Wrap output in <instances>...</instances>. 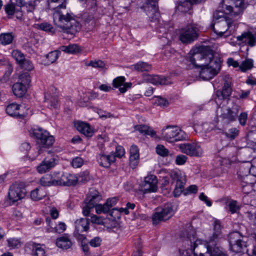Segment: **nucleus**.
Listing matches in <instances>:
<instances>
[{
  "label": "nucleus",
  "instance_id": "nucleus-1",
  "mask_svg": "<svg viewBox=\"0 0 256 256\" xmlns=\"http://www.w3.org/2000/svg\"><path fill=\"white\" fill-rule=\"evenodd\" d=\"M66 2L54 8L53 20L55 25L60 28L64 32L74 35L80 30L79 23L72 14L66 10Z\"/></svg>",
  "mask_w": 256,
  "mask_h": 256
},
{
  "label": "nucleus",
  "instance_id": "nucleus-2",
  "mask_svg": "<svg viewBox=\"0 0 256 256\" xmlns=\"http://www.w3.org/2000/svg\"><path fill=\"white\" fill-rule=\"evenodd\" d=\"M196 232L190 226L184 230L182 232L180 238L182 240L186 242L188 245H190L193 251L194 256H227L222 250V248L216 246L214 241H210L207 245V251L206 253L196 252L194 250L200 243V240H196Z\"/></svg>",
  "mask_w": 256,
  "mask_h": 256
},
{
  "label": "nucleus",
  "instance_id": "nucleus-3",
  "mask_svg": "<svg viewBox=\"0 0 256 256\" xmlns=\"http://www.w3.org/2000/svg\"><path fill=\"white\" fill-rule=\"evenodd\" d=\"M172 180V184H174V195L178 197L183 192L184 195L196 194L198 187L196 185H192L184 190V186L186 182V176L180 171H172L170 174Z\"/></svg>",
  "mask_w": 256,
  "mask_h": 256
},
{
  "label": "nucleus",
  "instance_id": "nucleus-4",
  "mask_svg": "<svg viewBox=\"0 0 256 256\" xmlns=\"http://www.w3.org/2000/svg\"><path fill=\"white\" fill-rule=\"evenodd\" d=\"M246 8L244 0H222L220 4L218 11L222 14L237 16Z\"/></svg>",
  "mask_w": 256,
  "mask_h": 256
},
{
  "label": "nucleus",
  "instance_id": "nucleus-5",
  "mask_svg": "<svg viewBox=\"0 0 256 256\" xmlns=\"http://www.w3.org/2000/svg\"><path fill=\"white\" fill-rule=\"evenodd\" d=\"M32 134L38 140V143L40 145L36 156L32 158V160H34L36 157L43 152V148H49L53 144L54 139L53 136H50L47 131L42 128L33 130Z\"/></svg>",
  "mask_w": 256,
  "mask_h": 256
},
{
  "label": "nucleus",
  "instance_id": "nucleus-6",
  "mask_svg": "<svg viewBox=\"0 0 256 256\" xmlns=\"http://www.w3.org/2000/svg\"><path fill=\"white\" fill-rule=\"evenodd\" d=\"M236 101L237 100L229 99L228 105L220 108L222 113L220 116L224 123L229 124L237 120L240 106Z\"/></svg>",
  "mask_w": 256,
  "mask_h": 256
},
{
  "label": "nucleus",
  "instance_id": "nucleus-7",
  "mask_svg": "<svg viewBox=\"0 0 256 256\" xmlns=\"http://www.w3.org/2000/svg\"><path fill=\"white\" fill-rule=\"evenodd\" d=\"M174 213V206L172 203H167L161 207L157 208L152 216L153 224L156 225L169 220Z\"/></svg>",
  "mask_w": 256,
  "mask_h": 256
},
{
  "label": "nucleus",
  "instance_id": "nucleus-8",
  "mask_svg": "<svg viewBox=\"0 0 256 256\" xmlns=\"http://www.w3.org/2000/svg\"><path fill=\"white\" fill-rule=\"evenodd\" d=\"M228 240L230 249L236 253L242 252L246 248V242L244 240V236L238 231L230 232L228 235Z\"/></svg>",
  "mask_w": 256,
  "mask_h": 256
},
{
  "label": "nucleus",
  "instance_id": "nucleus-9",
  "mask_svg": "<svg viewBox=\"0 0 256 256\" xmlns=\"http://www.w3.org/2000/svg\"><path fill=\"white\" fill-rule=\"evenodd\" d=\"M215 58L211 51L206 52H195L192 54H189L186 57V60L190 62L196 68L204 67L208 65Z\"/></svg>",
  "mask_w": 256,
  "mask_h": 256
},
{
  "label": "nucleus",
  "instance_id": "nucleus-10",
  "mask_svg": "<svg viewBox=\"0 0 256 256\" xmlns=\"http://www.w3.org/2000/svg\"><path fill=\"white\" fill-rule=\"evenodd\" d=\"M162 136L164 140L170 142L186 140L187 134L176 126H168L162 132Z\"/></svg>",
  "mask_w": 256,
  "mask_h": 256
},
{
  "label": "nucleus",
  "instance_id": "nucleus-11",
  "mask_svg": "<svg viewBox=\"0 0 256 256\" xmlns=\"http://www.w3.org/2000/svg\"><path fill=\"white\" fill-rule=\"evenodd\" d=\"M220 62L216 58L208 63V65L200 68V77L204 80H208L212 78L220 70Z\"/></svg>",
  "mask_w": 256,
  "mask_h": 256
},
{
  "label": "nucleus",
  "instance_id": "nucleus-12",
  "mask_svg": "<svg viewBox=\"0 0 256 256\" xmlns=\"http://www.w3.org/2000/svg\"><path fill=\"white\" fill-rule=\"evenodd\" d=\"M199 30L197 25L190 24L180 30L179 40L184 44H190L198 36Z\"/></svg>",
  "mask_w": 256,
  "mask_h": 256
},
{
  "label": "nucleus",
  "instance_id": "nucleus-13",
  "mask_svg": "<svg viewBox=\"0 0 256 256\" xmlns=\"http://www.w3.org/2000/svg\"><path fill=\"white\" fill-rule=\"evenodd\" d=\"M102 200V196L96 190H92L90 192V196H88L83 205L82 213L84 216H88L92 210L94 208L96 209L97 206L100 204L98 203Z\"/></svg>",
  "mask_w": 256,
  "mask_h": 256
},
{
  "label": "nucleus",
  "instance_id": "nucleus-14",
  "mask_svg": "<svg viewBox=\"0 0 256 256\" xmlns=\"http://www.w3.org/2000/svg\"><path fill=\"white\" fill-rule=\"evenodd\" d=\"M26 194V190L24 184L16 182L10 186L8 196L10 200L14 202L24 198Z\"/></svg>",
  "mask_w": 256,
  "mask_h": 256
},
{
  "label": "nucleus",
  "instance_id": "nucleus-15",
  "mask_svg": "<svg viewBox=\"0 0 256 256\" xmlns=\"http://www.w3.org/2000/svg\"><path fill=\"white\" fill-rule=\"evenodd\" d=\"M28 108L12 103L8 105L6 108V113L11 116L19 119H24L28 114Z\"/></svg>",
  "mask_w": 256,
  "mask_h": 256
},
{
  "label": "nucleus",
  "instance_id": "nucleus-16",
  "mask_svg": "<svg viewBox=\"0 0 256 256\" xmlns=\"http://www.w3.org/2000/svg\"><path fill=\"white\" fill-rule=\"evenodd\" d=\"M179 148L182 152L192 156H200L202 150L200 146L195 143H186L180 144Z\"/></svg>",
  "mask_w": 256,
  "mask_h": 256
},
{
  "label": "nucleus",
  "instance_id": "nucleus-17",
  "mask_svg": "<svg viewBox=\"0 0 256 256\" xmlns=\"http://www.w3.org/2000/svg\"><path fill=\"white\" fill-rule=\"evenodd\" d=\"M232 22L229 20H223L221 22L216 24L218 29L213 27V31L220 37H227L232 34L231 28L232 26Z\"/></svg>",
  "mask_w": 256,
  "mask_h": 256
},
{
  "label": "nucleus",
  "instance_id": "nucleus-18",
  "mask_svg": "<svg viewBox=\"0 0 256 256\" xmlns=\"http://www.w3.org/2000/svg\"><path fill=\"white\" fill-rule=\"evenodd\" d=\"M158 180L156 176L150 174L145 177L144 182L141 184V190L144 192H156L158 189Z\"/></svg>",
  "mask_w": 256,
  "mask_h": 256
},
{
  "label": "nucleus",
  "instance_id": "nucleus-19",
  "mask_svg": "<svg viewBox=\"0 0 256 256\" xmlns=\"http://www.w3.org/2000/svg\"><path fill=\"white\" fill-rule=\"evenodd\" d=\"M78 183V176L75 174L66 172L58 177V185L70 186H75Z\"/></svg>",
  "mask_w": 256,
  "mask_h": 256
},
{
  "label": "nucleus",
  "instance_id": "nucleus-20",
  "mask_svg": "<svg viewBox=\"0 0 256 256\" xmlns=\"http://www.w3.org/2000/svg\"><path fill=\"white\" fill-rule=\"evenodd\" d=\"M58 157L52 156L50 158H46L37 166V170L40 174L45 173L54 167L57 164Z\"/></svg>",
  "mask_w": 256,
  "mask_h": 256
},
{
  "label": "nucleus",
  "instance_id": "nucleus-21",
  "mask_svg": "<svg viewBox=\"0 0 256 256\" xmlns=\"http://www.w3.org/2000/svg\"><path fill=\"white\" fill-rule=\"evenodd\" d=\"M232 92L231 79L228 76H225L224 82L222 90H218L216 94L219 99L228 98Z\"/></svg>",
  "mask_w": 256,
  "mask_h": 256
},
{
  "label": "nucleus",
  "instance_id": "nucleus-22",
  "mask_svg": "<svg viewBox=\"0 0 256 256\" xmlns=\"http://www.w3.org/2000/svg\"><path fill=\"white\" fill-rule=\"evenodd\" d=\"M144 81L147 83H151L154 85L168 84L169 82L167 78L164 76L154 74H146L142 75Z\"/></svg>",
  "mask_w": 256,
  "mask_h": 256
},
{
  "label": "nucleus",
  "instance_id": "nucleus-23",
  "mask_svg": "<svg viewBox=\"0 0 256 256\" xmlns=\"http://www.w3.org/2000/svg\"><path fill=\"white\" fill-rule=\"evenodd\" d=\"M147 5L148 10L147 15L152 21L158 19L160 14L158 7V0H148Z\"/></svg>",
  "mask_w": 256,
  "mask_h": 256
},
{
  "label": "nucleus",
  "instance_id": "nucleus-24",
  "mask_svg": "<svg viewBox=\"0 0 256 256\" xmlns=\"http://www.w3.org/2000/svg\"><path fill=\"white\" fill-rule=\"evenodd\" d=\"M238 41L250 46L256 45V37L250 32L242 33L236 37Z\"/></svg>",
  "mask_w": 256,
  "mask_h": 256
},
{
  "label": "nucleus",
  "instance_id": "nucleus-25",
  "mask_svg": "<svg viewBox=\"0 0 256 256\" xmlns=\"http://www.w3.org/2000/svg\"><path fill=\"white\" fill-rule=\"evenodd\" d=\"M72 244L70 236L68 234H64L62 236L57 238L56 242V246L63 250L70 248Z\"/></svg>",
  "mask_w": 256,
  "mask_h": 256
},
{
  "label": "nucleus",
  "instance_id": "nucleus-26",
  "mask_svg": "<svg viewBox=\"0 0 256 256\" xmlns=\"http://www.w3.org/2000/svg\"><path fill=\"white\" fill-rule=\"evenodd\" d=\"M118 201V198L116 197L108 199L106 202L103 205L96 206V212L98 214L108 212L117 203Z\"/></svg>",
  "mask_w": 256,
  "mask_h": 256
},
{
  "label": "nucleus",
  "instance_id": "nucleus-27",
  "mask_svg": "<svg viewBox=\"0 0 256 256\" xmlns=\"http://www.w3.org/2000/svg\"><path fill=\"white\" fill-rule=\"evenodd\" d=\"M124 76H118L113 80L112 84L114 88H119V90L121 93L126 92L128 88L132 86L131 82H124Z\"/></svg>",
  "mask_w": 256,
  "mask_h": 256
},
{
  "label": "nucleus",
  "instance_id": "nucleus-28",
  "mask_svg": "<svg viewBox=\"0 0 256 256\" xmlns=\"http://www.w3.org/2000/svg\"><path fill=\"white\" fill-rule=\"evenodd\" d=\"M97 160L100 166L108 168L112 163L115 162V156L112 154L106 155L100 154L97 156Z\"/></svg>",
  "mask_w": 256,
  "mask_h": 256
},
{
  "label": "nucleus",
  "instance_id": "nucleus-29",
  "mask_svg": "<svg viewBox=\"0 0 256 256\" xmlns=\"http://www.w3.org/2000/svg\"><path fill=\"white\" fill-rule=\"evenodd\" d=\"M74 126L78 130L87 136H92L93 135L94 132L87 123L78 122L75 123Z\"/></svg>",
  "mask_w": 256,
  "mask_h": 256
},
{
  "label": "nucleus",
  "instance_id": "nucleus-30",
  "mask_svg": "<svg viewBox=\"0 0 256 256\" xmlns=\"http://www.w3.org/2000/svg\"><path fill=\"white\" fill-rule=\"evenodd\" d=\"M89 220L86 218H81L75 222V232H87L89 229Z\"/></svg>",
  "mask_w": 256,
  "mask_h": 256
},
{
  "label": "nucleus",
  "instance_id": "nucleus-31",
  "mask_svg": "<svg viewBox=\"0 0 256 256\" xmlns=\"http://www.w3.org/2000/svg\"><path fill=\"white\" fill-rule=\"evenodd\" d=\"M243 170L244 171V175L242 176L243 178L248 176L250 180V176H248V174H250L253 176H256V166H254L252 164H248V166H242L240 167L239 175H241V174L244 173Z\"/></svg>",
  "mask_w": 256,
  "mask_h": 256
},
{
  "label": "nucleus",
  "instance_id": "nucleus-32",
  "mask_svg": "<svg viewBox=\"0 0 256 256\" xmlns=\"http://www.w3.org/2000/svg\"><path fill=\"white\" fill-rule=\"evenodd\" d=\"M40 182L44 186H58V178L54 177L50 174H46L40 179Z\"/></svg>",
  "mask_w": 256,
  "mask_h": 256
},
{
  "label": "nucleus",
  "instance_id": "nucleus-33",
  "mask_svg": "<svg viewBox=\"0 0 256 256\" xmlns=\"http://www.w3.org/2000/svg\"><path fill=\"white\" fill-rule=\"evenodd\" d=\"M15 34L12 32H4L0 34V44L7 46L12 43Z\"/></svg>",
  "mask_w": 256,
  "mask_h": 256
},
{
  "label": "nucleus",
  "instance_id": "nucleus-34",
  "mask_svg": "<svg viewBox=\"0 0 256 256\" xmlns=\"http://www.w3.org/2000/svg\"><path fill=\"white\" fill-rule=\"evenodd\" d=\"M31 246L32 256H47L44 245L32 243Z\"/></svg>",
  "mask_w": 256,
  "mask_h": 256
},
{
  "label": "nucleus",
  "instance_id": "nucleus-35",
  "mask_svg": "<svg viewBox=\"0 0 256 256\" xmlns=\"http://www.w3.org/2000/svg\"><path fill=\"white\" fill-rule=\"evenodd\" d=\"M12 91L16 96L20 98L26 93L27 86L20 82H17L13 85Z\"/></svg>",
  "mask_w": 256,
  "mask_h": 256
},
{
  "label": "nucleus",
  "instance_id": "nucleus-36",
  "mask_svg": "<svg viewBox=\"0 0 256 256\" xmlns=\"http://www.w3.org/2000/svg\"><path fill=\"white\" fill-rule=\"evenodd\" d=\"M60 50L68 54H76L80 52V48L77 44H70L68 46H62L59 48Z\"/></svg>",
  "mask_w": 256,
  "mask_h": 256
},
{
  "label": "nucleus",
  "instance_id": "nucleus-37",
  "mask_svg": "<svg viewBox=\"0 0 256 256\" xmlns=\"http://www.w3.org/2000/svg\"><path fill=\"white\" fill-rule=\"evenodd\" d=\"M46 196V192L42 188H38L31 192L30 198L35 201L42 200Z\"/></svg>",
  "mask_w": 256,
  "mask_h": 256
},
{
  "label": "nucleus",
  "instance_id": "nucleus-38",
  "mask_svg": "<svg viewBox=\"0 0 256 256\" xmlns=\"http://www.w3.org/2000/svg\"><path fill=\"white\" fill-rule=\"evenodd\" d=\"M242 192L245 194H249L253 190L254 182L249 180V178L244 177L241 181Z\"/></svg>",
  "mask_w": 256,
  "mask_h": 256
},
{
  "label": "nucleus",
  "instance_id": "nucleus-39",
  "mask_svg": "<svg viewBox=\"0 0 256 256\" xmlns=\"http://www.w3.org/2000/svg\"><path fill=\"white\" fill-rule=\"evenodd\" d=\"M134 129L145 135H150L153 138L156 136V132L152 128L144 124L136 125L134 126Z\"/></svg>",
  "mask_w": 256,
  "mask_h": 256
},
{
  "label": "nucleus",
  "instance_id": "nucleus-40",
  "mask_svg": "<svg viewBox=\"0 0 256 256\" xmlns=\"http://www.w3.org/2000/svg\"><path fill=\"white\" fill-rule=\"evenodd\" d=\"M132 66L138 72H148L152 70V66L144 62H139Z\"/></svg>",
  "mask_w": 256,
  "mask_h": 256
},
{
  "label": "nucleus",
  "instance_id": "nucleus-41",
  "mask_svg": "<svg viewBox=\"0 0 256 256\" xmlns=\"http://www.w3.org/2000/svg\"><path fill=\"white\" fill-rule=\"evenodd\" d=\"M60 52L61 50H56L48 54L46 56V58L48 60L46 64H50L54 62L58 58L59 55L60 54Z\"/></svg>",
  "mask_w": 256,
  "mask_h": 256
},
{
  "label": "nucleus",
  "instance_id": "nucleus-42",
  "mask_svg": "<svg viewBox=\"0 0 256 256\" xmlns=\"http://www.w3.org/2000/svg\"><path fill=\"white\" fill-rule=\"evenodd\" d=\"M12 57L20 64L23 60H24V54L18 50H13L11 53Z\"/></svg>",
  "mask_w": 256,
  "mask_h": 256
},
{
  "label": "nucleus",
  "instance_id": "nucleus-43",
  "mask_svg": "<svg viewBox=\"0 0 256 256\" xmlns=\"http://www.w3.org/2000/svg\"><path fill=\"white\" fill-rule=\"evenodd\" d=\"M156 153L162 156H167L169 155L172 157L173 154L170 153L168 150L162 145H158L156 148Z\"/></svg>",
  "mask_w": 256,
  "mask_h": 256
},
{
  "label": "nucleus",
  "instance_id": "nucleus-44",
  "mask_svg": "<svg viewBox=\"0 0 256 256\" xmlns=\"http://www.w3.org/2000/svg\"><path fill=\"white\" fill-rule=\"evenodd\" d=\"M37 28L41 30L54 34L55 30L52 25L48 22L37 24Z\"/></svg>",
  "mask_w": 256,
  "mask_h": 256
},
{
  "label": "nucleus",
  "instance_id": "nucleus-45",
  "mask_svg": "<svg viewBox=\"0 0 256 256\" xmlns=\"http://www.w3.org/2000/svg\"><path fill=\"white\" fill-rule=\"evenodd\" d=\"M253 67V61L251 59H246L242 62L240 66V68L242 72H246Z\"/></svg>",
  "mask_w": 256,
  "mask_h": 256
},
{
  "label": "nucleus",
  "instance_id": "nucleus-46",
  "mask_svg": "<svg viewBox=\"0 0 256 256\" xmlns=\"http://www.w3.org/2000/svg\"><path fill=\"white\" fill-rule=\"evenodd\" d=\"M30 76L28 72H24L19 76L18 82L27 86L30 82Z\"/></svg>",
  "mask_w": 256,
  "mask_h": 256
},
{
  "label": "nucleus",
  "instance_id": "nucleus-47",
  "mask_svg": "<svg viewBox=\"0 0 256 256\" xmlns=\"http://www.w3.org/2000/svg\"><path fill=\"white\" fill-rule=\"evenodd\" d=\"M4 10L6 14H8V18H11L15 14L16 8L14 5L11 3L8 4L4 6Z\"/></svg>",
  "mask_w": 256,
  "mask_h": 256
},
{
  "label": "nucleus",
  "instance_id": "nucleus-48",
  "mask_svg": "<svg viewBox=\"0 0 256 256\" xmlns=\"http://www.w3.org/2000/svg\"><path fill=\"white\" fill-rule=\"evenodd\" d=\"M19 65L22 68L28 71H30L34 68L32 62L30 60L26 58Z\"/></svg>",
  "mask_w": 256,
  "mask_h": 256
},
{
  "label": "nucleus",
  "instance_id": "nucleus-49",
  "mask_svg": "<svg viewBox=\"0 0 256 256\" xmlns=\"http://www.w3.org/2000/svg\"><path fill=\"white\" fill-rule=\"evenodd\" d=\"M221 229L222 226L220 222L218 220H215L214 224V232L213 234V236L214 238H217L218 237L220 234Z\"/></svg>",
  "mask_w": 256,
  "mask_h": 256
},
{
  "label": "nucleus",
  "instance_id": "nucleus-50",
  "mask_svg": "<svg viewBox=\"0 0 256 256\" xmlns=\"http://www.w3.org/2000/svg\"><path fill=\"white\" fill-rule=\"evenodd\" d=\"M191 4L190 0L189 2L188 0L184 1L178 6V8L182 12H186L190 9Z\"/></svg>",
  "mask_w": 256,
  "mask_h": 256
},
{
  "label": "nucleus",
  "instance_id": "nucleus-51",
  "mask_svg": "<svg viewBox=\"0 0 256 256\" xmlns=\"http://www.w3.org/2000/svg\"><path fill=\"white\" fill-rule=\"evenodd\" d=\"M239 131L236 128H232L225 133L226 136L230 140H234L238 134Z\"/></svg>",
  "mask_w": 256,
  "mask_h": 256
},
{
  "label": "nucleus",
  "instance_id": "nucleus-52",
  "mask_svg": "<svg viewBox=\"0 0 256 256\" xmlns=\"http://www.w3.org/2000/svg\"><path fill=\"white\" fill-rule=\"evenodd\" d=\"M94 68H104L105 67L104 62L101 60H90L87 64Z\"/></svg>",
  "mask_w": 256,
  "mask_h": 256
},
{
  "label": "nucleus",
  "instance_id": "nucleus-53",
  "mask_svg": "<svg viewBox=\"0 0 256 256\" xmlns=\"http://www.w3.org/2000/svg\"><path fill=\"white\" fill-rule=\"evenodd\" d=\"M228 206L229 210L232 214L236 212L240 209V206L236 200L230 201L228 204Z\"/></svg>",
  "mask_w": 256,
  "mask_h": 256
},
{
  "label": "nucleus",
  "instance_id": "nucleus-54",
  "mask_svg": "<svg viewBox=\"0 0 256 256\" xmlns=\"http://www.w3.org/2000/svg\"><path fill=\"white\" fill-rule=\"evenodd\" d=\"M8 246L12 248H18L21 246L20 241L16 238H10L8 240Z\"/></svg>",
  "mask_w": 256,
  "mask_h": 256
},
{
  "label": "nucleus",
  "instance_id": "nucleus-55",
  "mask_svg": "<svg viewBox=\"0 0 256 256\" xmlns=\"http://www.w3.org/2000/svg\"><path fill=\"white\" fill-rule=\"evenodd\" d=\"M84 164L83 160L80 157H76L74 158L71 164L74 168H78L81 167Z\"/></svg>",
  "mask_w": 256,
  "mask_h": 256
},
{
  "label": "nucleus",
  "instance_id": "nucleus-56",
  "mask_svg": "<svg viewBox=\"0 0 256 256\" xmlns=\"http://www.w3.org/2000/svg\"><path fill=\"white\" fill-rule=\"evenodd\" d=\"M139 158L140 156H130V166L132 168H134L138 166L139 162Z\"/></svg>",
  "mask_w": 256,
  "mask_h": 256
},
{
  "label": "nucleus",
  "instance_id": "nucleus-57",
  "mask_svg": "<svg viewBox=\"0 0 256 256\" xmlns=\"http://www.w3.org/2000/svg\"><path fill=\"white\" fill-rule=\"evenodd\" d=\"M78 182L80 183H84L88 182L90 179L88 174L86 172L80 174L78 176Z\"/></svg>",
  "mask_w": 256,
  "mask_h": 256
},
{
  "label": "nucleus",
  "instance_id": "nucleus-58",
  "mask_svg": "<svg viewBox=\"0 0 256 256\" xmlns=\"http://www.w3.org/2000/svg\"><path fill=\"white\" fill-rule=\"evenodd\" d=\"M240 124L244 126L246 125L248 120V114L246 112L240 113L239 116L238 117Z\"/></svg>",
  "mask_w": 256,
  "mask_h": 256
},
{
  "label": "nucleus",
  "instance_id": "nucleus-59",
  "mask_svg": "<svg viewBox=\"0 0 256 256\" xmlns=\"http://www.w3.org/2000/svg\"><path fill=\"white\" fill-rule=\"evenodd\" d=\"M187 158V156L184 155H178L176 156V163L178 165H182L185 164Z\"/></svg>",
  "mask_w": 256,
  "mask_h": 256
},
{
  "label": "nucleus",
  "instance_id": "nucleus-60",
  "mask_svg": "<svg viewBox=\"0 0 256 256\" xmlns=\"http://www.w3.org/2000/svg\"><path fill=\"white\" fill-rule=\"evenodd\" d=\"M36 1L31 0L28 2H26L25 6L26 8V10L28 12H33L36 8Z\"/></svg>",
  "mask_w": 256,
  "mask_h": 256
},
{
  "label": "nucleus",
  "instance_id": "nucleus-61",
  "mask_svg": "<svg viewBox=\"0 0 256 256\" xmlns=\"http://www.w3.org/2000/svg\"><path fill=\"white\" fill-rule=\"evenodd\" d=\"M112 154L115 156V158H120L124 154V150L122 146H118L116 148V152Z\"/></svg>",
  "mask_w": 256,
  "mask_h": 256
},
{
  "label": "nucleus",
  "instance_id": "nucleus-62",
  "mask_svg": "<svg viewBox=\"0 0 256 256\" xmlns=\"http://www.w3.org/2000/svg\"><path fill=\"white\" fill-rule=\"evenodd\" d=\"M102 242V239L100 237H95L92 239L90 242V244L92 246L98 247L100 246Z\"/></svg>",
  "mask_w": 256,
  "mask_h": 256
},
{
  "label": "nucleus",
  "instance_id": "nucleus-63",
  "mask_svg": "<svg viewBox=\"0 0 256 256\" xmlns=\"http://www.w3.org/2000/svg\"><path fill=\"white\" fill-rule=\"evenodd\" d=\"M82 232H74V236L82 244L86 242V236L84 234H81Z\"/></svg>",
  "mask_w": 256,
  "mask_h": 256
},
{
  "label": "nucleus",
  "instance_id": "nucleus-64",
  "mask_svg": "<svg viewBox=\"0 0 256 256\" xmlns=\"http://www.w3.org/2000/svg\"><path fill=\"white\" fill-rule=\"evenodd\" d=\"M155 103L158 106H168V100L161 97H158L156 100Z\"/></svg>",
  "mask_w": 256,
  "mask_h": 256
}]
</instances>
